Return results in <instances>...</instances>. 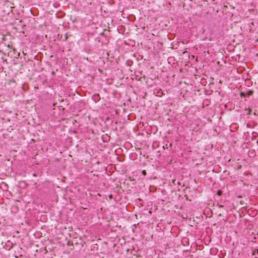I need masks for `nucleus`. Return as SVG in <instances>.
<instances>
[{"mask_svg": "<svg viewBox=\"0 0 258 258\" xmlns=\"http://www.w3.org/2000/svg\"><path fill=\"white\" fill-rule=\"evenodd\" d=\"M253 93V91H252V90H250L248 92V95H252Z\"/></svg>", "mask_w": 258, "mask_h": 258, "instance_id": "nucleus-2", "label": "nucleus"}, {"mask_svg": "<svg viewBox=\"0 0 258 258\" xmlns=\"http://www.w3.org/2000/svg\"><path fill=\"white\" fill-rule=\"evenodd\" d=\"M142 174H143L144 175H146V170H143V171H142Z\"/></svg>", "mask_w": 258, "mask_h": 258, "instance_id": "nucleus-3", "label": "nucleus"}, {"mask_svg": "<svg viewBox=\"0 0 258 258\" xmlns=\"http://www.w3.org/2000/svg\"><path fill=\"white\" fill-rule=\"evenodd\" d=\"M222 191H221V190H219L217 191V195H218V196H221V195H222Z\"/></svg>", "mask_w": 258, "mask_h": 258, "instance_id": "nucleus-1", "label": "nucleus"}, {"mask_svg": "<svg viewBox=\"0 0 258 258\" xmlns=\"http://www.w3.org/2000/svg\"><path fill=\"white\" fill-rule=\"evenodd\" d=\"M240 95H241V96H245L244 93L243 92H241Z\"/></svg>", "mask_w": 258, "mask_h": 258, "instance_id": "nucleus-4", "label": "nucleus"}]
</instances>
